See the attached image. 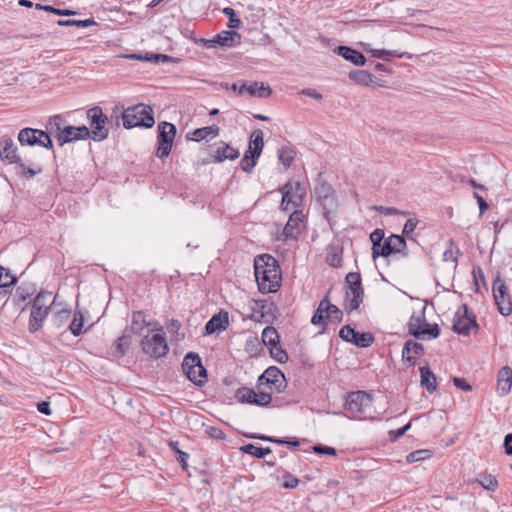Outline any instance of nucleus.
I'll use <instances>...</instances> for the list:
<instances>
[{
  "mask_svg": "<svg viewBox=\"0 0 512 512\" xmlns=\"http://www.w3.org/2000/svg\"><path fill=\"white\" fill-rule=\"evenodd\" d=\"M320 303L321 309L324 310L325 317L328 320L334 323H338L342 320V311L337 306L331 304L328 298H324Z\"/></svg>",
  "mask_w": 512,
  "mask_h": 512,
  "instance_id": "obj_30",
  "label": "nucleus"
},
{
  "mask_svg": "<svg viewBox=\"0 0 512 512\" xmlns=\"http://www.w3.org/2000/svg\"><path fill=\"white\" fill-rule=\"evenodd\" d=\"M423 345L413 340H407L402 349V358L410 363L411 366L416 364V357L422 355Z\"/></svg>",
  "mask_w": 512,
  "mask_h": 512,
  "instance_id": "obj_24",
  "label": "nucleus"
},
{
  "mask_svg": "<svg viewBox=\"0 0 512 512\" xmlns=\"http://www.w3.org/2000/svg\"><path fill=\"white\" fill-rule=\"evenodd\" d=\"M216 41L218 46H227L231 47L235 44V40L239 42L241 39V36L236 31H222L221 33L217 34Z\"/></svg>",
  "mask_w": 512,
  "mask_h": 512,
  "instance_id": "obj_32",
  "label": "nucleus"
},
{
  "mask_svg": "<svg viewBox=\"0 0 512 512\" xmlns=\"http://www.w3.org/2000/svg\"><path fill=\"white\" fill-rule=\"evenodd\" d=\"M223 14L228 16L229 21L227 23V26L232 29L239 28L241 25V20L237 17L235 10L231 7H225L222 10Z\"/></svg>",
  "mask_w": 512,
  "mask_h": 512,
  "instance_id": "obj_50",
  "label": "nucleus"
},
{
  "mask_svg": "<svg viewBox=\"0 0 512 512\" xmlns=\"http://www.w3.org/2000/svg\"><path fill=\"white\" fill-rule=\"evenodd\" d=\"M417 224L418 220L416 218H409L404 225L403 234L409 237V234H411L415 230Z\"/></svg>",
  "mask_w": 512,
  "mask_h": 512,
  "instance_id": "obj_58",
  "label": "nucleus"
},
{
  "mask_svg": "<svg viewBox=\"0 0 512 512\" xmlns=\"http://www.w3.org/2000/svg\"><path fill=\"white\" fill-rule=\"evenodd\" d=\"M182 369L187 378L198 386H202L207 379L206 369L203 367L201 358L196 353H188L183 360Z\"/></svg>",
  "mask_w": 512,
  "mask_h": 512,
  "instance_id": "obj_10",
  "label": "nucleus"
},
{
  "mask_svg": "<svg viewBox=\"0 0 512 512\" xmlns=\"http://www.w3.org/2000/svg\"><path fill=\"white\" fill-rule=\"evenodd\" d=\"M460 254V250L458 246L455 244L453 240H448L446 242V248L443 253V261H452L454 263H457L458 256Z\"/></svg>",
  "mask_w": 512,
  "mask_h": 512,
  "instance_id": "obj_44",
  "label": "nucleus"
},
{
  "mask_svg": "<svg viewBox=\"0 0 512 512\" xmlns=\"http://www.w3.org/2000/svg\"><path fill=\"white\" fill-rule=\"evenodd\" d=\"M263 146V132L261 130L253 131L250 137L248 150L246 152L251 155V158L258 159L261 155Z\"/></svg>",
  "mask_w": 512,
  "mask_h": 512,
  "instance_id": "obj_28",
  "label": "nucleus"
},
{
  "mask_svg": "<svg viewBox=\"0 0 512 512\" xmlns=\"http://www.w3.org/2000/svg\"><path fill=\"white\" fill-rule=\"evenodd\" d=\"M166 328L170 334H176V340L184 339V334L179 335V330L181 328V323L176 319H171L167 322Z\"/></svg>",
  "mask_w": 512,
  "mask_h": 512,
  "instance_id": "obj_54",
  "label": "nucleus"
},
{
  "mask_svg": "<svg viewBox=\"0 0 512 512\" xmlns=\"http://www.w3.org/2000/svg\"><path fill=\"white\" fill-rule=\"evenodd\" d=\"M300 94L311 97L318 101H320L322 99V95L319 92H317L315 89H312V88H305V89L301 90Z\"/></svg>",
  "mask_w": 512,
  "mask_h": 512,
  "instance_id": "obj_62",
  "label": "nucleus"
},
{
  "mask_svg": "<svg viewBox=\"0 0 512 512\" xmlns=\"http://www.w3.org/2000/svg\"><path fill=\"white\" fill-rule=\"evenodd\" d=\"M476 482L488 491H495L498 488V481L495 476L486 473H480Z\"/></svg>",
  "mask_w": 512,
  "mask_h": 512,
  "instance_id": "obj_39",
  "label": "nucleus"
},
{
  "mask_svg": "<svg viewBox=\"0 0 512 512\" xmlns=\"http://www.w3.org/2000/svg\"><path fill=\"white\" fill-rule=\"evenodd\" d=\"M271 307L266 303V301L257 300L254 301V306L252 308L251 319L255 321H260L264 318L265 314L270 312Z\"/></svg>",
  "mask_w": 512,
  "mask_h": 512,
  "instance_id": "obj_41",
  "label": "nucleus"
},
{
  "mask_svg": "<svg viewBox=\"0 0 512 512\" xmlns=\"http://www.w3.org/2000/svg\"><path fill=\"white\" fill-rule=\"evenodd\" d=\"M473 196L479 205L480 215L484 214V212L488 209V204L486 203L485 199L477 192H474Z\"/></svg>",
  "mask_w": 512,
  "mask_h": 512,
  "instance_id": "obj_63",
  "label": "nucleus"
},
{
  "mask_svg": "<svg viewBox=\"0 0 512 512\" xmlns=\"http://www.w3.org/2000/svg\"><path fill=\"white\" fill-rule=\"evenodd\" d=\"M472 328H478L476 317L472 313L469 314L467 305L463 304L454 314L452 329L457 334L469 336Z\"/></svg>",
  "mask_w": 512,
  "mask_h": 512,
  "instance_id": "obj_13",
  "label": "nucleus"
},
{
  "mask_svg": "<svg viewBox=\"0 0 512 512\" xmlns=\"http://www.w3.org/2000/svg\"><path fill=\"white\" fill-rule=\"evenodd\" d=\"M379 257H389L394 254H399L402 257H408V249L405 239L396 234H391L387 237L381 248H379Z\"/></svg>",
  "mask_w": 512,
  "mask_h": 512,
  "instance_id": "obj_17",
  "label": "nucleus"
},
{
  "mask_svg": "<svg viewBox=\"0 0 512 512\" xmlns=\"http://www.w3.org/2000/svg\"><path fill=\"white\" fill-rule=\"evenodd\" d=\"M326 262L332 267L342 265V249L338 246L330 245L327 248Z\"/></svg>",
  "mask_w": 512,
  "mask_h": 512,
  "instance_id": "obj_38",
  "label": "nucleus"
},
{
  "mask_svg": "<svg viewBox=\"0 0 512 512\" xmlns=\"http://www.w3.org/2000/svg\"><path fill=\"white\" fill-rule=\"evenodd\" d=\"M220 129L217 125H210L202 128H197L191 132L190 140L199 142L202 140H211L219 135Z\"/></svg>",
  "mask_w": 512,
  "mask_h": 512,
  "instance_id": "obj_27",
  "label": "nucleus"
},
{
  "mask_svg": "<svg viewBox=\"0 0 512 512\" xmlns=\"http://www.w3.org/2000/svg\"><path fill=\"white\" fill-rule=\"evenodd\" d=\"M512 387V369L508 366L501 368L498 372L497 389L500 396L507 395Z\"/></svg>",
  "mask_w": 512,
  "mask_h": 512,
  "instance_id": "obj_25",
  "label": "nucleus"
},
{
  "mask_svg": "<svg viewBox=\"0 0 512 512\" xmlns=\"http://www.w3.org/2000/svg\"><path fill=\"white\" fill-rule=\"evenodd\" d=\"M50 131L25 127L18 133L17 139L21 146H40L48 150L53 149Z\"/></svg>",
  "mask_w": 512,
  "mask_h": 512,
  "instance_id": "obj_7",
  "label": "nucleus"
},
{
  "mask_svg": "<svg viewBox=\"0 0 512 512\" xmlns=\"http://www.w3.org/2000/svg\"><path fill=\"white\" fill-rule=\"evenodd\" d=\"M324 318H326L325 314H324V310L321 309V303H319V306H318L316 312L312 316L311 323L316 326L323 325Z\"/></svg>",
  "mask_w": 512,
  "mask_h": 512,
  "instance_id": "obj_57",
  "label": "nucleus"
},
{
  "mask_svg": "<svg viewBox=\"0 0 512 512\" xmlns=\"http://www.w3.org/2000/svg\"><path fill=\"white\" fill-rule=\"evenodd\" d=\"M385 233L383 229H375L370 234V241L372 243V257L373 259H376L379 257V248L383 245V242L385 240Z\"/></svg>",
  "mask_w": 512,
  "mask_h": 512,
  "instance_id": "obj_35",
  "label": "nucleus"
},
{
  "mask_svg": "<svg viewBox=\"0 0 512 512\" xmlns=\"http://www.w3.org/2000/svg\"><path fill=\"white\" fill-rule=\"evenodd\" d=\"M358 335V332H356L353 328H351L350 326H344L341 328V330L339 331V336L342 340L348 342V343H352L353 344V340L355 339V337Z\"/></svg>",
  "mask_w": 512,
  "mask_h": 512,
  "instance_id": "obj_52",
  "label": "nucleus"
},
{
  "mask_svg": "<svg viewBox=\"0 0 512 512\" xmlns=\"http://www.w3.org/2000/svg\"><path fill=\"white\" fill-rule=\"evenodd\" d=\"M348 289L346 291L345 308L352 311L358 309L363 301V290L361 288V277L358 273H349L346 276Z\"/></svg>",
  "mask_w": 512,
  "mask_h": 512,
  "instance_id": "obj_12",
  "label": "nucleus"
},
{
  "mask_svg": "<svg viewBox=\"0 0 512 512\" xmlns=\"http://www.w3.org/2000/svg\"><path fill=\"white\" fill-rule=\"evenodd\" d=\"M87 118L90 120V137L94 141H103L108 137L109 129L106 127L108 123L107 116L99 106H94L87 111Z\"/></svg>",
  "mask_w": 512,
  "mask_h": 512,
  "instance_id": "obj_11",
  "label": "nucleus"
},
{
  "mask_svg": "<svg viewBox=\"0 0 512 512\" xmlns=\"http://www.w3.org/2000/svg\"><path fill=\"white\" fill-rule=\"evenodd\" d=\"M373 342L374 337L370 333H358L353 340V344L361 348L369 347Z\"/></svg>",
  "mask_w": 512,
  "mask_h": 512,
  "instance_id": "obj_49",
  "label": "nucleus"
},
{
  "mask_svg": "<svg viewBox=\"0 0 512 512\" xmlns=\"http://www.w3.org/2000/svg\"><path fill=\"white\" fill-rule=\"evenodd\" d=\"M146 325L147 322L145 320L144 314L141 311H135L132 313L131 326L128 331L131 334L140 335Z\"/></svg>",
  "mask_w": 512,
  "mask_h": 512,
  "instance_id": "obj_36",
  "label": "nucleus"
},
{
  "mask_svg": "<svg viewBox=\"0 0 512 512\" xmlns=\"http://www.w3.org/2000/svg\"><path fill=\"white\" fill-rule=\"evenodd\" d=\"M158 149L157 157L160 159L166 158L172 149L173 140L176 135V127L169 122H161L158 125Z\"/></svg>",
  "mask_w": 512,
  "mask_h": 512,
  "instance_id": "obj_14",
  "label": "nucleus"
},
{
  "mask_svg": "<svg viewBox=\"0 0 512 512\" xmlns=\"http://www.w3.org/2000/svg\"><path fill=\"white\" fill-rule=\"evenodd\" d=\"M229 324V316L227 312L215 314L205 325V334L210 335L224 331Z\"/></svg>",
  "mask_w": 512,
  "mask_h": 512,
  "instance_id": "obj_23",
  "label": "nucleus"
},
{
  "mask_svg": "<svg viewBox=\"0 0 512 512\" xmlns=\"http://www.w3.org/2000/svg\"><path fill=\"white\" fill-rule=\"evenodd\" d=\"M349 78L355 83L369 86L374 83V75L366 70H356L349 73Z\"/></svg>",
  "mask_w": 512,
  "mask_h": 512,
  "instance_id": "obj_33",
  "label": "nucleus"
},
{
  "mask_svg": "<svg viewBox=\"0 0 512 512\" xmlns=\"http://www.w3.org/2000/svg\"><path fill=\"white\" fill-rule=\"evenodd\" d=\"M408 330L411 335L420 340L435 339L440 334L439 326L428 324L423 313H413L411 315Z\"/></svg>",
  "mask_w": 512,
  "mask_h": 512,
  "instance_id": "obj_6",
  "label": "nucleus"
},
{
  "mask_svg": "<svg viewBox=\"0 0 512 512\" xmlns=\"http://www.w3.org/2000/svg\"><path fill=\"white\" fill-rule=\"evenodd\" d=\"M314 452L326 455H336V450L333 447L316 445L313 447Z\"/></svg>",
  "mask_w": 512,
  "mask_h": 512,
  "instance_id": "obj_60",
  "label": "nucleus"
},
{
  "mask_svg": "<svg viewBox=\"0 0 512 512\" xmlns=\"http://www.w3.org/2000/svg\"><path fill=\"white\" fill-rule=\"evenodd\" d=\"M335 52L342 56L345 60L357 66H362L366 62V59L361 52L347 46H339L335 49Z\"/></svg>",
  "mask_w": 512,
  "mask_h": 512,
  "instance_id": "obj_26",
  "label": "nucleus"
},
{
  "mask_svg": "<svg viewBox=\"0 0 512 512\" xmlns=\"http://www.w3.org/2000/svg\"><path fill=\"white\" fill-rule=\"evenodd\" d=\"M141 346L146 355L156 359L164 357L169 351L166 339L162 334L146 335L141 341Z\"/></svg>",
  "mask_w": 512,
  "mask_h": 512,
  "instance_id": "obj_15",
  "label": "nucleus"
},
{
  "mask_svg": "<svg viewBox=\"0 0 512 512\" xmlns=\"http://www.w3.org/2000/svg\"><path fill=\"white\" fill-rule=\"evenodd\" d=\"M298 483H299V480L296 477H293L292 475H288L285 477L283 487L286 489H293V488L297 487Z\"/></svg>",
  "mask_w": 512,
  "mask_h": 512,
  "instance_id": "obj_61",
  "label": "nucleus"
},
{
  "mask_svg": "<svg viewBox=\"0 0 512 512\" xmlns=\"http://www.w3.org/2000/svg\"><path fill=\"white\" fill-rule=\"evenodd\" d=\"M249 437L252 439H260L263 441L277 443V444H281V445H289L292 447H298L300 445V442L298 439L286 441V440H282V439H278V438L270 437V436H265V435H251Z\"/></svg>",
  "mask_w": 512,
  "mask_h": 512,
  "instance_id": "obj_46",
  "label": "nucleus"
},
{
  "mask_svg": "<svg viewBox=\"0 0 512 512\" xmlns=\"http://www.w3.org/2000/svg\"><path fill=\"white\" fill-rule=\"evenodd\" d=\"M0 158L9 164H16L21 160L18 148L10 136L4 135L0 138Z\"/></svg>",
  "mask_w": 512,
  "mask_h": 512,
  "instance_id": "obj_21",
  "label": "nucleus"
},
{
  "mask_svg": "<svg viewBox=\"0 0 512 512\" xmlns=\"http://www.w3.org/2000/svg\"><path fill=\"white\" fill-rule=\"evenodd\" d=\"M254 274L260 292L274 293L280 288L281 271L273 256L258 255L254 259Z\"/></svg>",
  "mask_w": 512,
  "mask_h": 512,
  "instance_id": "obj_1",
  "label": "nucleus"
},
{
  "mask_svg": "<svg viewBox=\"0 0 512 512\" xmlns=\"http://www.w3.org/2000/svg\"><path fill=\"white\" fill-rule=\"evenodd\" d=\"M281 208L285 211L290 209L298 210L302 206L306 196V189L300 182H288L281 189Z\"/></svg>",
  "mask_w": 512,
  "mask_h": 512,
  "instance_id": "obj_9",
  "label": "nucleus"
},
{
  "mask_svg": "<svg viewBox=\"0 0 512 512\" xmlns=\"http://www.w3.org/2000/svg\"><path fill=\"white\" fill-rule=\"evenodd\" d=\"M315 197L322 206L325 216L334 212L338 206L334 189L331 185L323 182L315 188Z\"/></svg>",
  "mask_w": 512,
  "mask_h": 512,
  "instance_id": "obj_18",
  "label": "nucleus"
},
{
  "mask_svg": "<svg viewBox=\"0 0 512 512\" xmlns=\"http://www.w3.org/2000/svg\"><path fill=\"white\" fill-rule=\"evenodd\" d=\"M262 341L266 347H276L280 344L279 335L277 330L272 326H267L262 331Z\"/></svg>",
  "mask_w": 512,
  "mask_h": 512,
  "instance_id": "obj_37",
  "label": "nucleus"
},
{
  "mask_svg": "<svg viewBox=\"0 0 512 512\" xmlns=\"http://www.w3.org/2000/svg\"><path fill=\"white\" fill-rule=\"evenodd\" d=\"M263 382V380H271L274 382H287L283 372L276 366L268 367L257 379Z\"/></svg>",
  "mask_w": 512,
  "mask_h": 512,
  "instance_id": "obj_34",
  "label": "nucleus"
},
{
  "mask_svg": "<svg viewBox=\"0 0 512 512\" xmlns=\"http://www.w3.org/2000/svg\"><path fill=\"white\" fill-rule=\"evenodd\" d=\"M84 328V316L80 311H75L69 330L74 336H79L86 331Z\"/></svg>",
  "mask_w": 512,
  "mask_h": 512,
  "instance_id": "obj_42",
  "label": "nucleus"
},
{
  "mask_svg": "<svg viewBox=\"0 0 512 512\" xmlns=\"http://www.w3.org/2000/svg\"><path fill=\"white\" fill-rule=\"evenodd\" d=\"M231 90L238 95L247 93L250 97H258L261 99L268 98L271 95V89L263 82H238L231 85Z\"/></svg>",
  "mask_w": 512,
  "mask_h": 512,
  "instance_id": "obj_16",
  "label": "nucleus"
},
{
  "mask_svg": "<svg viewBox=\"0 0 512 512\" xmlns=\"http://www.w3.org/2000/svg\"><path fill=\"white\" fill-rule=\"evenodd\" d=\"M57 25L59 26H76L78 28H86L92 25H96V22L93 19H85V20H58Z\"/></svg>",
  "mask_w": 512,
  "mask_h": 512,
  "instance_id": "obj_48",
  "label": "nucleus"
},
{
  "mask_svg": "<svg viewBox=\"0 0 512 512\" xmlns=\"http://www.w3.org/2000/svg\"><path fill=\"white\" fill-rule=\"evenodd\" d=\"M428 457H430V451H428V450H417V451L409 453L406 456V461L408 463H414V462L421 461V460H423L425 458H428Z\"/></svg>",
  "mask_w": 512,
  "mask_h": 512,
  "instance_id": "obj_53",
  "label": "nucleus"
},
{
  "mask_svg": "<svg viewBox=\"0 0 512 512\" xmlns=\"http://www.w3.org/2000/svg\"><path fill=\"white\" fill-rule=\"evenodd\" d=\"M276 392H270L268 386H264L263 382L258 381L256 388L240 387L235 392V398L238 402L243 404H251L259 407H267L272 401V395Z\"/></svg>",
  "mask_w": 512,
  "mask_h": 512,
  "instance_id": "obj_3",
  "label": "nucleus"
},
{
  "mask_svg": "<svg viewBox=\"0 0 512 512\" xmlns=\"http://www.w3.org/2000/svg\"><path fill=\"white\" fill-rule=\"evenodd\" d=\"M123 126L126 129L135 127L151 128L155 124L153 110L145 104L129 107L122 113Z\"/></svg>",
  "mask_w": 512,
  "mask_h": 512,
  "instance_id": "obj_4",
  "label": "nucleus"
},
{
  "mask_svg": "<svg viewBox=\"0 0 512 512\" xmlns=\"http://www.w3.org/2000/svg\"><path fill=\"white\" fill-rule=\"evenodd\" d=\"M61 115L51 116L45 124V128L59 141L60 145L90 137V129L85 126H63Z\"/></svg>",
  "mask_w": 512,
  "mask_h": 512,
  "instance_id": "obj_2",
  "label": "nucleus"
},
{
  "mask_svg": "<svg viewBox=\"0 0 512 512\" xmlns=\"http://www.w3.org/2000/svg\"><path fill=\"white\" fill-rule=\"evenodd\" d=\"M294 157L295 151L289 146H284L278 151V160L283 165L285 170L291 166Z\"/></svg>",
  "mask_w": 512,
  "mask_h": 512,
  "instance_id": "obj_40",
  "label": "nucleus"
},
{
  "mask_svg": "<svg viewBox=\"0 0 512 512\" xmlns=\"http://www.w3.org/2000/svg\"><path fill=\"white\" fill-rule=\"evenodd\" d=\"M241 449L244 453L252 455L259 459H262L267 454L271 453V449L269 447L263 448V447L256 446L254 444H247V445L243 446Z\"/></svg>",
  "mask_w": 512,
  "mask_h": 512,
  "instance_id": "obj_45",
  "label": "nucleus"
},
{
  "mask_svg": "<svg viewBox=\"0 0 512 512\" xmlns=\"http://www.w3.org/2000/svg\"><path fill=\"white\" fill-rule=\"evenodd\" d=\"M453 383L457 388H459L463 391H471L472 390V386L469 383H467V381L463 378L455 377L453 379Z\"/></svg>",
  "mask_w": 512,
  "mask_h": 512,
  "instance_id": "obj_59",
  "label": "nucleus"
},
{
  "mask_svg": "<svg viewBox=\"0 0 512 512\" xmlns=\"http://www.w3.org/2000/svg\"><path fill=\"white\" fill-rule=\"evenodd\" d=\"M371 52H372L373 57L380 58V59H386L387 57L411 58V56L408 55L407 53H400L397 50H385V49L378 50V49H376V50H371Z\"/></svg>",
  "mask_w": 512,
  "mask_h": 512,
  "instance_id": "obj_47",
  "label": "nucleus"
},
{
  "mask_svg": "<svg viewBox=\"0 0 512 512\" xmlns=\"http://www.w3.org/2000/svg\"><path fill=\"white\" fill-rule=\"evenodd\" d=\"M263 384L264 386H268L270 388V392H276L278 394L283 392L287 386V382L283 381L274 382L271 380H263Z\"/></svg>",
  "mask_w": 512,
  "mask_h": 512,
  "instance_id": "obj_56",
  "label": "nucleus"
},
{
  "mask_svg": "<svg viewBox=\"0 0 512 512\" xmlns=\"http://www.w3.org/2000/svg\"><path fill=\"white\" fill-rule=\"evenodd\" d=\"M256 162L257 159L251 158V155L246 152L243 159L241 160V168L243 171L251 173L256 165Z\"/></svg>",
  "mask_w": 512,
  "mask_h": 512,
  "instance_id": "obj_55",
  "label": "nucleus"
},
{
  "mask_svg": "<svg viewBox=\"0 0 512 512\" xmlns=\"http://www.w3.org/2000/svg\"><path fill=\"white\" fill-rule=\"evenodd\" d=\"M371 396L365 391L348 394L345 404L347 416L351 419L366 418V410L371 406Z\"/></svg>",
  "mask_w": 512,
  "mask_h": 512,
  "instance_id": "obj_8",
  "label": "nucleus"
},
{
  "mask_svg": "<svg viewBox=\"0 0 512 512\" xmlns=\"http://www.w3.org/2000/svg\"><path fill=\"white\" fill-rule=\"evenodd\" d=\"M16 170L18 175L27 179L33 178L42 172L40 165L32 164L31 166H27L22 159L16 163Z\"/></svg>",
  "mask_w": 512,
  "mask_h": 512,
  "instance_id": "obj_31",
  "label": "nucleus"
},
{
  "mask_svg": "<svg viewBox=\"0 0 512 512\" xmlns=\"http://www.w3.org/2000/svg\"><path fill=\"white\" fill-rule=\"evenodd\" d=\"M210 155L213 162L221 163L225 160H235L239 157V151L229 144L220 141L211 146Z\"/></svg>",
  "mask_w": 512,
  "mask_h": 512,
  "instance_id": "obj_20",
  "label": "nucleus"
},
{
  "mask_svg": "<svg viewBox=\"0 0 512 512\" xmlns=\"http://www.w3.org/2000/svg\"><path fill=\"white\" fill-rule=\"evenodd\" d=\"M53 302L54 298L51 292H40L34 298L29 321V330L31 332L41 328Z\"/></svg>",
  "mask_w": 512,
  "mask_h": 512,
  "instance_id": "obj_5",
  "label": "nucleus"
},
{
  "mask_svg": "<svg viewBox=\"0 0 512 512\" xmlns=\"http://www.w3.org/2000/svg\"><path fill=\"white\" fill-rule=\"evenodd\" d=\"M504 449L507 455L512 456V434H507L504 438Z\"/></svg>",
  "mask_w": 512,
  "mask_h": 512,
  "instance_id": "obj_64",
  "label": "nucleus"
},
{
  "mask_svg": "<svg viewBox=\"0 0 512 512\" xmlns=\"http://www.w3.org/2000/svg\"><path fill=\"white\" fill-rule=\"evenodd\" d=\"M493 294L499 312L503 316L510 315L512 311V302L508 294V288L499 277H497L493 283Z\"/></svg>",
  "mask_w": 512,
  "mask_h": 512,
  "instance_id": "obj_19",
  "label": "nucleus"
},
{
  "mask_svg": "<svg viewBox=\"0 0 512 512\" xmlns=\"http://www.w3.org/2000/svg\"><path fill=\"white\" fill-rule=\"evenodd\" d=\"M420 383L426 388L428 393H433L437 389L435 374L428 366L420 367Z\"/></svg>",
  "mask_w": 512,
  "mask_h": 512,
  "instance_id": "obj_29",
  "label": "nucleus"
},
{
  "mask_svg": "<svg viewBox=\"0 0 512 512\" xmlns=\"http://www.w3.org/2000/svg\"><path fill=\"white\" fill-rule=\"evenodd\" d=\"M304 214L301 210H294L283 229V235L286 239H297L300 232L299 224L303 221Z\"/></svg>",
  "mask_w": 512,
  "mask_h": 512,
  "instance_id": "obj_22",
  "label": "nucleus"
},
{
  "mask_svg": "<svg viewBox=\"0 0 512 512\" xmlns=\"http://www.w3.org/2000/svg\"><path fill=\"white\" fill-rule=\"evenodd\" d=\"M271 356L279 363H285L288 361L287 353L278 344L276 347H269Z\"/></svg>",
  "mask_w": 512,
  "mask_h": 512,
  "instance_id": "obj_51",
  "label": "nucleus"
},
{
  "mask_svg": "<svg viewBox=\"0 0 512 512\" xmlns=\"http://www.w3.org/2000/svg\"><path fill=\"white\" fill-rule=\"evenodd\" d=\"M132 343V334L125 329L116 342V350L119 356H123Z\"/></svg>",
  "mask_w": 512,
  "mask_h": 512,
  "instance_id": "obj_43",
  "label": "nucleus"
}]
</instances>
